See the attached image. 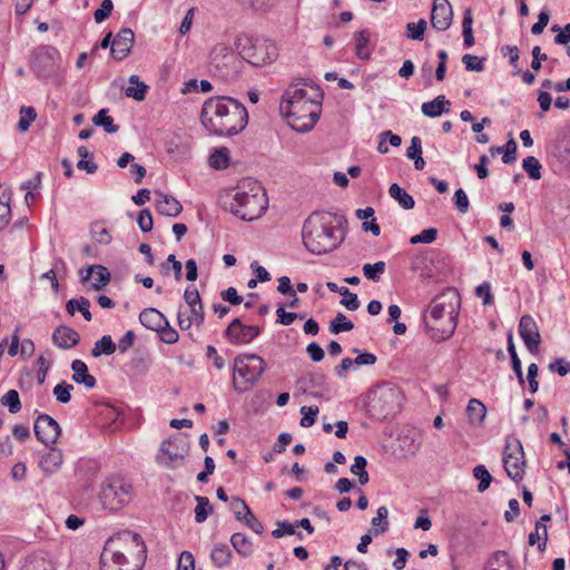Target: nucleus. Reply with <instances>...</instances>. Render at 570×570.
Instances as JSON below:
<instances>
[{
  "label": "nucleus",
  "instance_id": "nucleus-1",
  "mask_svg": "<svg viewBox=\"0 0 570 570\" xmlns=\"http://www.w3.org/2000/svg\"><path fill=\"white\" fill-rule=\"evenodd\" d=\"M322 99L323 92L317 85L298 80L283 94L279 112L293 130L307 132L320 119Z\"/></svg>",
  "mask_w": 570,
  "mask_h": 570
},
{
  "label": "nucleus",
  "instance_id": "nucleus-2",
  "mask_svg": "<svg viewBox=\"0 0 570 570\" xmlns=\"http://www.w3.org/2000/svg\"><path fill=\"white\" fill-rule=\"evenodd\" d=\"M200 122L212 135L234 136L246 127L248 112L236 99L212 97L203 104Z\"/></svg>",
  "mask_w": 570,
  "mask_h": 570
},
{
  "label": "nucleus",
  "instance_id": "nucleus-3",
  "mask_svg": "<svg viewBox=\"0 0 570 570\" xmlns=\"http://www.w3.org/2000/svg\"><path fill=\"white\" fill-rule=\"evenodd\" d=\"M346 219L328 212H313L304 222L302 238L305 248L314 255L335 250L344 240L345 233L338 232Z\"/></svg>",
  "mask_w": 570,
  "mask_h": 570
},
{
  "label": "nucleus",
  "instance_id": "nucleus-4",
  "mask_svg": "<svg viewBox=\"0 0 570 570\" xmlns=\"http://www.w3.org/2000/svg\"><path fill=\"white\" fill-rule=\"evenodd\" d=\"M460 304V295L453 289L432 299L423 316L424 328L432 341L443 342L454 334Z\"/></svg>",
  "mask_w": 570,
  "mask_h": 570
},
{
  "label": "nucleus",
  "instance_id": "nucleus-5",
  "mask_svg": "<svg viewBox=\"0 0 570 570\" xmlns=\"http://www.w3.org/2000/svg\"><path fill=\"white\" fill-rule=\"evenodd\" d=\"M125 546H134L138 553V561L141 562L146 546L138 533L126 530L106 541L100 556L101 570H140L139 563H131L126 557Z\"/></svg>",
  "mask_w": 570,
  "mask_h": 570
},
{
  "label": "nucleus",
  "instance_id": "nucleus-6",
  "mask_svg": "<svg viewBox=\"0 0 570 570\" xmlns=\"http://www.w3.org/2000/svg\"><path fill=\"white\" fill-rule=\"evenodd\" d=\"M224 206L234 216L245 222L259 218L268 207V198L265 190L257 183H250L249 189L238 187Z\"/></svg>",
  "mask_w": 570,
  "mask_h": 570
},
{
  "label": "nucleus",
  "instance_id": "nucleus-7",
  "mask_svg": "<svg viewBox=\"0 0 570 570\" xmlns=\"http://www.w3.org/2000/svg\"><path fill=\"white\" fill-rule=\"evenodd\" d=\"M134 497V488L129 480L119 474L106 478L98 493L102 509L110 512L121 510Z\"/></svg>",
  "mask_w": 570,
  "mask_h": 570
},
{
  "label": "nucleus",
  "instance_id": "nucleus-8",
  "mask_svg": "<svg viewBox=\"0 0 570 570\" xmlns=\"http://www.w3.org/2000/svg\"><path fill=\"white\" fill-rule=\"evenodd\" d=\"M243 61L262 67L275 61L278 50L274 42L261 37L242 35L235 42Z\"/></svg>",
  "mask_w": 570,
  "mask_h": 570
},
{
  "label": "nucleus",
  "instance_id": "nucleus-9",
  "mask_svg": "<svg viewBox=\"0 0 570 570\" xmlns=\"http://www.w3.org/2000/svg\"><path fill=\"white\" fill-rule=\"evenodd\" d=\"M266 368L265 361L257 354H239L234 358L233 387L244 393L254 386Z\"/></svg>",
  "mask_w": 570,
  "mask_h": 570
},
{
  "label": "nucleus",
  "instance_id": "nucleus-10",
  "mask_svg": "<svg viewBox=\"0 0 570 570\" xmlns=\"http://www.w3.org/2000/svg\"><path fill=\"white\" fill-rule=\"evenodd\" d=\"M210 71L224 81H234L240 75L243 59L224 43L213 47L209 55Z\"/></svg>",
  "mask_w": 570,
  "mask_h": 570
},
{
  "label": "nucleus",
  "instance_id": "nucleus-11",
  "mask_svg": "<svg viewBox=\"0 0 570 570\" xmlns=\"http://www.w3.org/2000/svg\"><path fill=\"white\" fill-rule=\"evenodd\" d=\"M189 453V443L181 434L164 440L156 454V462L167 469H176L184 464Z\"/></svg>",
  "mask_w": 570,
  "mask_h": 570
},
{
  "label": "nucleus",
  "instance_id": "nucleus-12",
  "mask_svg": "<svg viewBox=\"0 0 570 570\" xmlns=\"http://www.w3.org/2000/svg\"><path fill=\"white\" fill-rule=\"evenodd\" d=\"M503 465L508 476L514 482H520L523 479L527 461L520 440H507L503 451Z\"/></svg>",
  "mask_w": 570,
  "mask_h": 570
},
{
  "label": "nucleus",
  "instance_id": "nucleus-13",
  "mask_svg": "<svg viewBox=\"0 0 570 570\" xmlns=\"http://www.w3.org/2000/svg\"><path fill=\"white\" fill-rule=\"evenodd\" d=\"M400 392L391 386L377 389L371 400V406L379 415L386 417L399 410Z\"/></svg>",
  "mask_w": 570,
  "mask_h": 570
},
{
  "label": "nucleus",
  "instance_id": "nucleus-14",
  "mask_svg": "<svg viewBox=\"0 0 570 570\" xmlns=\"http://www.w3.org/2000/svg\"><path fill=\"white\" fill-rule=\"evenodd\" d=\"M37 439L46 445L55 444L61 433L58 422L48 414H39L33 425Z\"/></svg>",
  "mask_w": 570,
  "mask_h": 570
},
{
  "label": "nucleus",
  "instance_id": "nucleus-15",
  "mask_svg": "<svg viewBox=\"0 0 570 570\" xmlns=\"http://www.w3.org/2000/svg\"><path fill=\"white\" fill-rule=\"evenodd\" d=\"M261 328L256 325H245L239 318H234L225 331L226 337L233 344H247L256 338Z\"/></svg>",
  "mask_w": 570,
  "mask_h": 570
},
{
  "label": "nucleus",
  "instance_id": "nucleus-16",
  "mask_svg": "<svg viewBox=\"0 0 570 570\" xmlns=\"http://www.w3.org/2000/svg\"><path fill=\"white\" fill-rule=\"evenodd\" d=\"M56 50L52 48L40 47L35 50L31 60L32 70L40 77H48L53 73L56 68Z\"/></svg>",
  "mask_w": 570,
  "mask_h": 570
},
{
  "label": "nucleus",
  "instance_id": "nucleus-17",
  "mask_svg": "<svg viewBox=\"0 0 570 570\" xmlns=\"http://www.w3.org/2000/svg\"><path fill=\"white\" fill-rule=\"evenodd\" d=\"M519 333L530 353H537L541 343L539 327L530 315H523L519 323Z\"/></svg>",
  "mask_w": 570,
  "mask_h": 570
},
{
  "label": "nucleus",
  "instance_id": "nucleus-18",
  "mask_svg": "<svg viewBox=\"0 0 570 570\" xmlns=\"http://www.w3.org/2000/svg\"><path fill=\"white\" fill-rule=\"evenodd\" d=\"M453 20V9L449 0H434L431 10V24L439 31L448 30Z\"/></svg>",
  "mask_w": 570,
  "mask_h": 570
},
{
  "label": "nucleus",
  "instance_id": "nucleus-19",
  "mask_svg": "<svg viewBox=\"0 0 570 570\" xmlns=\"http://www.w3.org/2000/svg\"><path fill=\"white\" fill-rule=\"evenodd\" d=\"M135 41L134 31L129 28L121 29L112 40L111 56L115 60L125 59L131 51Z\"/></svg>",
  "mask_w": 570,
  "mask_h": 570
},
{
  "label": "nucleus",
  "instance_id": "nucleus-20",
  "mask_svg": "<svg viewBox=\"0 0 570 570\" xmlns=\"http://www.w3.org/2000/svg\"><path fill=\"white\" fill-rule=\"evenodd\" d=\"M155 195L158 197L155 202V207L160 215L177 217L183 212V205L174 196L164 194L159 190H156Z\"/></svg>",
  "mask_w": 570,
  "mask_h": 570
},
{
  "label": "nucleus",
  "instance_id": "nucleus-21",
  "mask_svg": "<svg viewBox=\"0 0 570 570\" xmlns=\"http://www.w3.org/2000/svg\"><path fill=\"white\" fill-rule=\"evenodd\" d=\"M79 341V334L68 326H58L52 333L53 345L62 350H69L78 345Z\"/></svg>",
  "mask_w": 570,
  "mask_h": 570
},
{
  "label": "nucleus",
  "instance_id": "nucleus-22",
  "mask_svg": "<svg viewBox=\"0 0 570 570\" xmlns=\"http://www.w3.org/2000/svg\"><path fill=\"white\" fill-rule=\"evenodd\" d=\"M71 370L73 372L72 380L85 385L87 389H94L96 386V379L88 373V366L81 360H75L71 363Z\"/></svg>",
  "mask_w": 570,
  "mask_h": 570
},
{
  "label": "nucleus",
  "instance_id": "nucleus-23",
  "mask_svg": "<svg viewBox=\"0 0 570 570\" xmlns=\"http://www.w3.org/2000/svg\"><path fill=\"white\" fill-rule=\"evenodd\" d=\"M167 321L165 315L156 308L148 307L139 314V322L148 330L157 332Z\"/></svg>",
  "mask_w": 570,
  "mask_h": 570
},
{
  "label": "nucleus",
  "instance_id": "nucleus-24",
  "mask_svg": "<svg viewBox=\"0 0 570 570\" xmlns=\"http://www.w3.org/2000/svg\"><path fill=\"white\" fill-rule=\"evenodd\" d=\"M63 461V454L58 449H51L48 453H46L40 460V468L47 474L56 473Z\"/></svg>",
  "mask_w": 570,
  "mask_h": 570
},
{
  "label": "nucleus",
  "instance_id": "nucleus-25",
  "mask_svg": "<svg viewBox=\"0 0 570 570\" xmlns=\"http://www.w3.org/2000/svg\"><path fill=\"white\" fill-rule=\"evenodd\" d=\"M450 101L445 99L443 95H440L435 97L432 101L423 102L421 110L422 112L428 117H439L443 112H448L449 108H445V106H449Z\"/></svg>",
  "mask_w": 570,
  "mask_h": 570
},
{
  "label": "nucleus",
  "instance_id": "nucleus-26",
  "mask_svg": "<svg viewBox=\"0 0 570 570\" xmlns=\"http://www.w3.org/2000/svg\"><path fill=\"white\" fill-rule=\"evenodd\" d=\"M470 423L481 425L487 416V406L478 399H471L466 406Z\"/></svg>",
  "mask_w": 570,
  "mask_h": 570
},
{
  "label": "nucleus",
  "instance_id": "nucleus-27",
  "mask_svg": "<svg viewBox=\"0 0 570 570\" xmlns=\"http://www.w3.org/2000/svg\"><path fill=\"white\" fill-rule=\"evenodd\" d=\"M129 83L130 86L125 89L126 96L137 101H142L146 98L148 86L140 81L137 75L129 77Z\"/></svg>",
  "mask_w": 570,
  "mask_h": 570
},
{
  "label": "nucleus",
  "instance_id": "nucleus-28",
  "mask_svg": "<svg viewBox=\"0 0 570 570\" xmlns=\"http://www.w3.org/2000/svg\"><path fill=\"white\" fill-rule=\"evenodd\" d=\"M90 302L86 297H80L79 299L71 298L66 304V309L70 315H75L76 311L80 312L86 321H91L92 315L89 311Z\"/></svg>",
  "mask_w": 570,
  "mask_h": 570
},
{
  "label": "nucleus",
  "instance_id": "nucleus-29",
  "mask_svg": "<svg viewBox=\"0 0 570 570\" xmlns=\"http://www.w3.org/2000/svg\"><path fill=\"white\" fill-rule=\"evenodd\" d=\"M389 195L393 199L397 200L400 206L404 209H412L415 205L413 197L407 194L402 187H400L396 183H393L389 188Z\"/></svg>",
  "mask_w": 570,
  "mask_h": 570
},
{
  "label": "nucleus",
  "instance_id": "nucleus-30",
  "mask_svg": "<svg viewBox=\"0 0 570 570\" xmlns=\"http://www.w3.org/2000/svg\"><path fill=\"white\" fill-rule=\"evenodd\" d=\"M230 558H232V551L228 548V546H226L224 543L216 544L213 548L212 553H210V559H212L213 563L218 568H223V567L227 566L230 561Z\"/></svg>",
  "mask_w": 570,
  "mask_h": 570
},
{
  "label": "nucleus",
  "instance_id": "nucleus-31",
  "mask_svg": "<svg viewBox=\"0 0 570 570\" xmlns=\"http://www.w3.org/2000/svg\"><path fill=\"white\" fill-rule=\"evenodd\" d=\"M472 24H473L472 10L470 8H466L463 12V20H462L463 45L465 48H471L474 45Z\"/></svg>",
  "mask_w": 570,
  "mask_h": 570
},
{
  "label": "nucleus",
  "instance_id": "nucleus-32",
  "mask_svg": "<svg viewBox=\"0 0 570 570\" xmlns=\"http://www.w3.org/2000/svg\"><path fill=\"white\" fill-rule=\"evenodd\" d=\"M117 345L112 341L110 335H104L100 340L95 343L94 348L91 350V355L94 357H99L102 354L111 355L116 352Z\"/></svg>",
  "mask_w": 570,
  "mask_h": 570
},
{
  "label": "nucleus",
  "instance_id": "nucleus-33",
  "mask_svg": "<svg viewBox=\"0 0 570 570\" xmlns=\"http://www.w3.org/2000/svg\"><path fill=\"white\" fill-rule=\"evenodd\" d=\"M22 570H55V567L45 557L32 554L26 559Z\"/></svg>",
  "mask_w": 570,
  "mask_h": 570
},
{
  "label": "nucleus",
  "instance_id": "nucleus-34",
  "mask_svg": "<svg viewBox=\"0 0 570 570\" xmlns=\"http://www.w3.org/2000/svg\"><path fill=\"white\" fill-rule=\"evenodd\" d=\"M92 122L98 127H102L108 134H115L119 130V126L115 125L114 119L108 116L107 109H100L92 118Z\"/></svg>",
  "mask_w": 570,
  "mask_h": 570
},
{
  "label": "nucleus",
  "instance_id": "nucleus-35",
  "mask_svg": "<svg viewBox=\"0 0 570 570\" xmlns=\"http://www.w3.org/2000/svg\"><path fill=\"white\" fill-rule=\"evenodd\" d=\"M233 548L243 557H249L253 552L252 542L243 533H234L230 538Z\"/></svg>",
  "mask_w": 570,
  "mask_h": 570
},
{
  "label": "nucleus",
  "instance_id": "nucleus-36",
  "mask_svg": "<svg viewBox=\"0 0 570 570\" xmlns=\"http://www.w3.org/2000/svg\"><path fill=\"white\" fill-rule=\"evenodd\" d=\"M209 165L217 170L225 169L229 166V150L226 147L215 149L209 156Z\"/></svg>",
  "mask_w": 570,
  "mask_h": 570
},
{
  "label": "nucleus",
  "instance_id": "nucleus-37",
  "mask_svg": "<svg viewBox=\"0 0 570 570\" xmlns=\"http://www.w3.org/2000/svg\"><path fill=\"white\" fill-rule=\"evenodd\" d=\"M195 500L197 502V505L195 508V521L197 523H203L213 512V507L207 497L196 495Z\"/></svg>",
  "mask_w": 570,
  "mask_h": 570
},
{
  "label": "nucleus",
  "instance_id": "nucleus-38",
  "mask_svg": "<svg viewBox=\"0 0 570 570\" xmlns=\"http://www.w3.org/2000/svg\"><path fill=\"white\" fill-rule=\"evenodd\" d=\"M370 38L365 30H361L355 33V52L360 59L367 60L371 57V52L367 49Z\"/></svg>",
  "mask_w": 570,
  "mask_h": 570
},
{
  "label": "nucleus",
  "instance_id": "nucleus-39",
  "mask_svg": "<svg viewBox=\"0 0 570 570\" xmlns=\"http://www.w3.org/2000/svg\"><path fill=\"white\" fill-rule=\"evenodd\" d=\"M487 570H511V564L507 552H494L488 562Z\"/></svg>",
  "mask_w": 570,
  "mask_h": 570
},
{
  "label": "nucleus",
  "instance_id": "nucleus-40",
  "mask_svg": "<svg viewBox=\"0 0 570 570\" xmlns=\"http://www.w3.org/2000/svg\"><path fill=\"white\" fill-rule=\"evenodd\" d=\"M354 328L353 322L347 320L343 313H337L335 318L330 323V331L332 334H340L341 332H347Z\"/></svg>",
  "mask_w": 570,
  "mask_h": 570
},
{
  "label": "nucleus",
  "instance_id": "nucleus-41",
  "mask_svg": "<svg viewBox=\"0 0 570 570\" xmlns=\"http://www.w3.org/2000/svg\"><path fill=\"white\" fill-rule=\"evenodd\" d=\"M473 476L476 480H479V484H478L479 492H484L485 490L489 489V487L492 482V475L484 465H482V464L476 465L473 469Z\"/></svg>",
  "mask_w": 570,
  "mask_h": 570
},
{
  "label": "nucleus",
  "instance_id": "nucleus-42",
  "mask_svg": "<svg viewBox=\"0 0 570 570\" xmlns=\"http://www.w3.org/2000/svg\"><path fill=\"white\" fill-rule=\"evenodd\" d=\"M428 22L420 19L417 22L406 23V37L411 40H422L426 30Z\"/></svg>",
  "mask_w": 570,
  "mask_h": 570
},
{
  "label": "nucleus",
  "instance_id": "nucleus-43",
  "mask_svg": "<svg viewBox=\"0 0 570 570\" xmlns=\"http://www.w3.org/2000/svg\"><path fill=\"white\" fill-rule=\"evenodd\" d=\"M385 263L383 261L376 262L374 264H365L363 265V274L367 279L373 282H379L382 274L385 272Z\"/></svg>",
  "mask_w": 570,
  "mask_h": 570
},
{
  "label": "nucleus",
  "instance_id": "nucleus-44",
  "mask_svg": "<svg viewBox=\"0 0 570 570\" xmlns=\"http://www.w3.org/2000/svg\"><path fill=\"white\" fill-rule=\"evenodd\" d=\"M522 167L531 179L538 180L541 178V164L533 156H528L522 161Z\"/></svg>",
  "mask_w": 570,
  "mask_h": 570
},
{
  "label": "nucleus",
  "instance_id": "nucleus-45",
  "mask_svg": "<svg viewBox=\"0 0 570 570\" xmlns=\"http://www.w3.org/2000/svg\"><path fill=\"white\" fill-rule=\"evenodd\" d=\"M1 403L2 405L8 406L9 412L12 414H16L21 410L19 393L16 390H9L2 396Z\"/></svg>",
  "mask_w": 570,
  "mask_h": 570
},
{
  "label": "nucleus",
  "instance_id": "nucleus-46",
  "mask_svg": "<svg viewBox=\"0 0 570 570\" xmlns=\"http://www.w3.org/2000/svg\"><path fill=\"white\" fill-rule=\"evenodd\" d=\"M73 390V385L72 384H69L67 382H61V383H58L55 387H53V395L56 397V400L60 403H63V404H67L70 402L71 400V394L70 392Z\"/></svg>",
  "mask_w": 570,
  "mask_h": 570
},
{
  "label": "nucleus",
  "instance_id": "nucleus-47",
  "mask_svg": "<svg viewBox=\"0 0 570 570\" xmlns=\"http://www.w3.org/2000/svg\"><path fill=\"white\" fill-rule=\"evenodd\" d=\"M95 282L91 284V288L95 291L102 289L110 282V273L107 267L102 265H96Z\"/></svg>",
  "mask_w": 570,
  "mask_h": 570
},
{
  "label": "nucleus",
  "instance_id": "nucleus-48",
  "mask_svg": "<svg viewBox=\"0 0 570 570\" xmlns=\"http://www.w3.org/2000/svg\"><path fill=\"white\" fill-rule=\"evenodd\" d=\"M37 112L33 107H22L20 110V119L18 122V129L20 131H27L31 122L36 119Z\"/></svg>",
  "mask_w": 570,
  "mask_h": 570
},
{
  "label": "nucleus",
  "instance_id": "nucleus-49",
  "mask_svg": "<svg viewBox=\"0 0 570 570\" xmlns=\"http://www.w3.org/2000/svg\"><path fill=\"white\" fill-rule=\"evenodd\" d=\"M157 332L159 338L166 344H174L179 338L178 332L169 325L168 321H166Z\"/></svg>",
  "mask_w": 570,
  "mask_h": 570
},
{
  "label": "nucleus",
  "instance_id": "nucleus-50",
  "mask_svg": "<svg viewBox=\"0 0 570 570\" xmlns=\"http://www.w3.org/2000/svg\"><path fill=\"white\" fill-rule=\"evenodd\" d=\"M438 236V229L436 228H426L423 229L420 234L414 235L410 238V244L416 245L420 243L423 244H431L436 239Z\"/></svg>",
  "mask_w": 570,
  "mask_h": 570
},
{
  "label": "nucleus",
  "instance_id": "nucleus-51",
  "mask_svg": "<svg viewBox=\"0 0 570 570\" xmlns=\"http://www.w3.org/2000/svg\"><path fill=\"white\" fill-rule=\"evenodd\" d=\"M340 294L344 296V298L341 301V304L348 311H356L360 307L357 295L350 292L347 287H343V291H340Z\"/></svg>",
  "mask_w": 570,
  "mask_h": 570
},
{
  "label": "nucleus",
  "instance_id": "nucleus-52",
  "mask_svg": "<svg viewBox=\"0 0 570 570\" xmlns=\"http://www.w3.org/2000/svg\"><path fill=\"white\" fill-rule=\"evenodd\" d=\"M389 514V510L386 507L382 505L376 511V517L372 519L373 527H380V532H385L389 529V522L386 521ZM377 533L379 530H375Z\"/></svg>",
  "mask_w": 570,
  "mask_h": 570
},
{
  "label": "nucleus",
  "instance_id": "nucleus-53",
  "mask_svg": "<svg viewBox=\"0 0 570 570\" xmlns=\"http://www.w3.org/2000/svg\"><path fill=\"white\" fill-rule=\"evenodd\" d=\"M302 419H301V425L303 428H309L315 423V417L318 414V407L317 406H302L301 407Z\"/></svg>",
  "mask_w": 570,
  "mask_h": 570
},
{
  "label": "nucleus",
  "instance_id": "nucleus-54",
  "mask_svg": "<svg viewBox=\"0 0 570 570\" xmlns=\"http://www.w3.org/2000/svg\"><path fill=\"white\" fill-rule=\"evenodd\" d=\"M462 62L465 65V69L469 71L481 72L484 70L483 59H480L476 56L466 53L462 57Z\"/></svg>",
  "mask_w": 570,
  "mask_h": 570
},
{
  "label": "nucleus",
  "instance_id": "nucleus-55",
  "mask_svg": "<svg viewBox=\"0 0 570 570\" xmlns=\"http://www.w3.org/2000/svg\"><path fill=\"white\" fill-rule=\"evenodd\" d=\"M230 508L235 514L236 520L238 521H242L243 515H246L247 512L250 511L246 502L238 497L232 498Z\"/></svg>",
  "mask_w": 570,
  "mask_h": 570
},
{
  "label": "nucleus",
  "instance_id": "nucleus-56",
  "mask_svg": "<svg viewBox=\"0 0 570 570\" xmlns=\"http://www.w3.org/2000/svg\"><path fill=\"white\" fill-rule=\"evenodd\" d=\"M114 9V3L111 0H104L100 7L95 11L94 17L97 23H101L105 21Z\"/></svg>",
  "mask_w": 570,
  "mask_h": 570
},
{
  "label": "nucleus",
  "instance_id": "nucleus-57",
  "mask_svg": "<svg viewBox=\"0 0 570 570\" xmlns=\"http://www.w3.org/2000/svg\"><path fill=\"white\" fill-rule=\"evenodd\" d=\"M137 224L141 232L148 233L153 229L154 223H153V216L149 209L145 208L141 209L138 217H137Z\"/></svg>",
  "mask_w": 570,
  "mask_h": 570
},
{
  "label": "nucleus",
  "instance_id": "nucleus-58",
  "mask_svg": "<svg viewBox=\"0 0 570 570\" xmlns=\"http://www.w3.org/2000/svg\"><path fill=\"white\" fill-rule=\"evenodd\" d=\"M517 142L513 138H510L503 147L502 161L504 164H511L517 159Z\"/></svg>",
  "mask_w": 570,
  "mask_h": 570
},
{
  "label": "nucleus",
  "instance_id": "nucleus-59",
  "mask_svg": "<svg viewBox=\"0 0 570 570\" xmlns=\"http://www.w3.org/2000/svg\"><path fill=\"white\" fill-rule=\"evenodd\" d=\"M454 203L459 213L465 214L469 210L470 202L468 195L462 188H459L454 193Z\"/></svg>",
  "mask_w": 570,
  "mask_h": 570
},
{
  "label": "nucleus",
  "instance_id": "nucleus-60",
  "mask_svg": "<svg viewBox=\"0 0 570 570\" xmlns=\"http://www.w3.org/2000/svg\"><path fill=\"white\" fill-rule=\"evenodd\" d=\"M475 295L483 299V305H491L493 303V295L491 293V285L484 282L476 286Z\"/></svg>",
  "mask_w": 570,
  "mask_h": 570
},
{
  "label": "nucleus",
  "instance_id": "nucleus-61",
  "mask_svg": "<svg viewBox=\"0 0 570 570\" xmlns=\"http://www.w3.org/2000/svg\"><path fill=\"white\" fill-rule=\"evenodd\" d=\"M277 323L288 326L291 325L295 320H297L298 313L294 312H286L283 305H279L277 311Z\"/></svg>",
  "mask_w": 570,
  "mask_h": 570
},
{
  "label": "nucleus",
  "instance_id": "nucleus-62",
  "mask_svg": "<svg viewBox=\"0 0 570 570\" xmlns=\"http://www.w3.org/2000/svg\"><path fill=\"white\" fill-rule=\"evenodd\" d=\"M501 53L503 57H509V62L514 69L518 68L520 51L517 46H503Z\"/></svg>",
  "mask_w": 570,
  "mask_h": 570
},
{
  "label": "nucleus",
  "instance_id": "nucleus-63",
  "mask_svg": "<svg viewBox=\"0 0 570 570\" xmlns=\"http://www.w3.org/2000/svg\"><path fill=\"white\" fill-rule=\"evenodd\" d=\"M549 370L564 376L570 373V362H566L563 358H557L554 362L550 363Z\"/></svg>",
  "mask_w": 570,
  "mask_h": 570
},
{
  "label": "nucleus",
  "instance_id": "nucleus-64",
  "mask_svg": "<svg viewBox=\"0 0 570 570\" xmlns=\"http://www.w3.org/2000/svg\"><path fill=\"white\" fill-rule=\"evenodd\" d=\"M194 557L190 552L184 551L178 559L177 570H194Z\"/></svg>",
  "mask_w": 570,
  "mask_h": 570
}]
</instances>
